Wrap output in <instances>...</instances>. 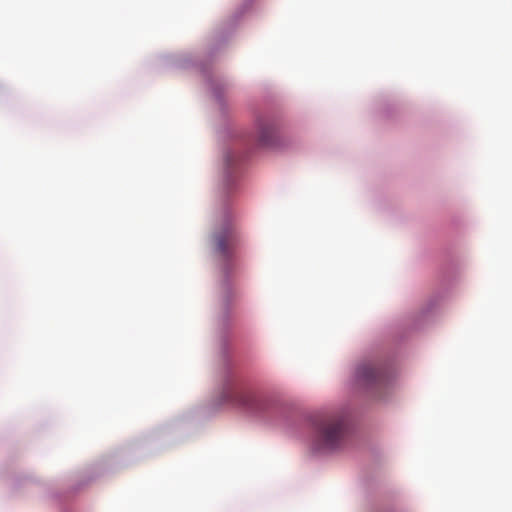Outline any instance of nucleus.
Masks as SVG:
<instances>
[{
    "mask_svg": "<svg viewBox=\"0 0 512 512\" xmlns=\"http://www.w3.org/2000/svg\"><path fill=\"white\" fill-rule=\"evenodd\" d=\"M346 433L345 420L342 416H328L315 425V450H333L338 448Z\"/></svg>",
    "mask_w": 512,
    "mask_h": 512,
    "instance_id": "1",
    "label": "nucleus"
},
{
    "mask_svg": "<svg viewBox=\"0 0 512 512\" xmlns=\"http://www.w3.org/2000/svg\"><path fill=\"white\" fill-rule=\"evenodd\" d=\"M236 228L234 216L224 211L218 218L212 234V244L215 252L223 258L232 256L236 243Z\"/></svg>",
    "mask_w": 512,
    "mask_h": 512,
    "instance_id": "2",
    "label": "nucleus"
},
{
    "mask_svg": "<svg viewBox=\"0 0 512 512\" xmlns=\"http://www.w3.org/2000/svg\"><path fill=\"white\" fill-rule=\"evenodd\" d=\"M221 402L235 407L258 409V400L255 395L246 389L235 378H228L222 385L220 393Z\"/></svg>",
    "mask_w": 512,
    "mask_h": 512,
    "instance_id": "3",
    "label": "nucleus"
},
{
    "mask_svg": "<svg viewBox=\"0 0 512 512\" xmlns=\"http://www.w3.org/2000/svg\"><path fill=\"white\" fill-rule=\"evenodd\" d=\"M357 381L365 386L381 384L384 380L382 371L373 363H363L356 370Z\"/></svg>",
    "mask_w": 512,
    "mask_h": 512,
    "instance_id": "4",
    "label": "nucleus"
},
{
    "mask_svg": "<svg viewBox=\"0 0 512 512\" xmlns=\"http://www.w3.org/2000/svg\"><path fill=\"white\" fill-rule=\"evenodd\" d=\"M257 142L260 146H270L273 144L274 127L266 120H259L257 123Z\"/></svg>",
    "mask_w": 512,
    "mask_h": 512,
    "instance_id": "5",
    "label": "nucleus"
},
{
    "mask_svg": "<svg viewBox=\"0 0 512 512\" xmlns=\"http://www.w3.org/2000/svg\"><path fill=\"white\" fill-rule=\"evenodd\" d=\"M237 160V157L228 152L226 155H225V165H226V177H225V180L223 182V186H222V195L223 197H227L229 196L230 194H232L234 191H236V185H235V182L234 180L231 179L230 177V169L233 167V165L235 164Z\"/></svg>",
    "mask_w": 512,
    "mask_h": 512,
    "instance_id": "6",
    "label": "nucleus"
}]
</instances>
